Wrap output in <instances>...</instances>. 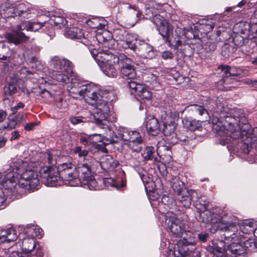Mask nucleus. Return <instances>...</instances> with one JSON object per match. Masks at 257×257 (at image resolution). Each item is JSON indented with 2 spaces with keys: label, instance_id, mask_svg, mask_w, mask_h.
Returning a JSON list of instances; mask_svg holds the SVG:
<instances>
[{
  "label": "nucleus",
  "instance_id": "0e129e2a",
  "mask_svg": "<svg viewBox=\"0 0 257 257\" xmlns=\"http://www.w3.org/2000/svg\"><path fill=\"white\" fill-rule=\"evenodd\" d=\"M44 251L43 249L40 247H38L37 249L36 252L33 254H31L29 256L30 257H43L44 255Z\"/></svg>",
  "mask_w": 257,
  "mask_h": 257
},
{
  "label": "nucleus",
  "instance_id": "e433bc0d",
  "mask_svg": "<svg viewBox=\"0 0 257 257\" xmlns=\"http://www.w3.org/2000/svg\"><path fill=\"white\" fill-rule=\"evenodd\" d=\"M27 63L32 68H34L36 70H40L42 68V65L40 61L36 56L29 57L26 60Z\"/></svg>",
  "mask_w": 257,
  "mask_h": 257
},
{
  "label": "nucleus",
  "instance_id": "1a4fd4ad",
  "mask_svg": "<svg viewBox=\"0 0 257 257\" xmlns=\"http://www.w3.org/2000/svg\"><path fill=\"white\" fill-rule=\"evenodd\" d=\"M39 173L41 179L47 186H57L59 180L58 166H44L42 167Z\"/></svg>",
  "mask_w": 257,
  "mask_h": 257
},
{
  "label": "nucleus",
  "instance_id": "a18cd8bd",
  "mask_svg": "<svg viewBox=\"0 0 257 257\" xmlns=\"http://www.w3.org/2000/svg\"><path fill=\"white\" fill-rule=\"evenodd\" d=\"M245 250L247 249L251 251H257V241L254 239H248L243 242Z\"/></svg>",
  "mask_w": 257,
  "mask_h": 257
},
{
  "label": "nucleus",
  "instance_id": "bb28decb",
  "mask_svg": "<svg viewBox=\"0 0 257 257\" xmlns=\"http://www.w3.org/2000/svg\"><path fill=\"white\" fill-rule=\"evenodd\" d=\"M64 35L68 38L78 40L83 36V30L77 27L66 28Z\"/></svg>",
  "mask_w": 257,
  "mask_h": 257
},
{
  "label": "nucleus",
  "instance_id": "3c124183",
  "mask_svg": "<svg viewBox=\"0 0 257 257\" xmlns=\"http://www.w3.org/2000/svg\"><path fill=\"white\" fill-rule=\"evenodd\" d=\"M50 20L57 26L59 25L65 26L67 24V21L61 16H54L50 18Z\"/></svg>",
  "mask_w": 257,
  "mask_h": 257
},
{
  "label": "nucleus",
  "instance_id": "9b49d317",
  "mask_svg": "<svg viewBox=\"0 0 257 257\" xmlns=\"http://www.w3.org/2000/svg\"><path fill=\"white\" fill-rule=\"evenodd\" d=\"M95 107L96 110L93 113L94 122L98 125H105L107 118L110 115L108 102L103 100V104Z\"/></svg>",
  "mask_w": 257,
  "mask_h": 257
},
{
  "label": "nucleus",
  "instance_id": "2f4dec72",
  "mask_svg": "<svg viewBox=\"0 0 257 257\" xmlns=\"http://www.w3.org/2000/svg\"><path fill=\"white\" fill-rule=\"evenodd\" d=\"M116 173V178L113 179V187L121 190L126 185L125 175L123 171H118Z\"/></svg>",
  "mask_w": 257,
  "mask_h": 257
},
{
  "label": "nucleus",
  "instance_id": "aec40b11",
  "mask_svg": "<svg viewBox=\"0 0 257 257\" xmlns=\"http://www.w3.org/2000/svg\"><path fill=\"white\" fill-rule=\"evenodd\" d=\"M145 125L148 132L152 136H157L160 131L159 121L154 116L149 115L146 117Z\"/></svg>",
  "mask_w": 257,
  "mask_h": 257
},
{
  "label": "nucleus",
  "instance_id": "4468645a",
  "mask_svg": "<svg viewBox=\"0 0 257 257\" xmlns=\"http://www.w3.org/2000/svg\"><path fill=\"white\" fill-rule=\"evenodd\" d=\"M187 193L194 198L193 205L197 209V211L204 210L208 207L209 201L200 192L191 189L187 191Z\"/></svg>",
  "mask_w": 257,
  "mask_h": 257
},
{
  "label": "nucleus",
  "instance_id": "412c9836",
  "mask_svg": "<svg viewBox=\"0 0 257 257\" xmlns=\"http://www.w3.org/2000/svg\"><path fill=\"white\" fill-rule=\"evenodd\" d=\"M224 244L222 240H216L212 246L209 247L208 250L216 257H229V255L226 253Z\"/></svg>",
  "mask_w": 257,
  "mask_h": 257
},
{
  "label": "nucleus",
  "instance_id": "a211bd4d",
  "mask_svg": "<svg viewBox=\"0 0 257 257\" xmlns=\"http://www.w3.org/2000/svg\"><path fill=\"white\" fill-rule=\"evenodd\" d=\"M231 243L228 244L225 249L227 254L231 256H237L245 253V249L242 244L241 241H232Z\"/></svg>",
  "mask_w": 257,
  "mask_h": 257
},
{
  "label": "nucleus",
  "instance_id": "a878e982",
  "mask_svg": "<svg viewBox=\"0 0 257 257\" xmlns=\"http://www.w3.org/2000/svg\"><path fill=\"white\" fill-rule=\"evenodd\" d=\"M102 96L96 92L94 88L90 89L86 96V100L87 102L92 106H99L100 104H103V101L101 102Z\"/></svg>",
  "mask_w": 257,
  "mask_h": 257
},
{
  "label": "nucleus",
  "instance_id": "69168bd1",
  "mask_svg": "<svg viewBox=\"0 0 257 257\" xmlns=\"http://www.w3.org/2000/svg\"><path fill=\"white\" fill-rule=\"evenodd\" d=\"M38 124H39V122H37L27 123L25 125L24 129L27 131H32L36 126L38 125Z\"/></svg>",
  "mask_w": 257,
  "mask_h": 257
},
{
  "label": "nucleus",
  "instance_id": "20e7f679",
  "mask_svg": "<svg viewBox=\"0 0 257 257\" xmlns=\"http://www.w3.org/2000/svg\"><path fill=\"white\" fill-rule=\"evenodd\" d=\"M16 174L13 171L4 176L0 175V185L4 188V190H0V193L10 199L16 198L19 194V176H16Z\"/></svg>",
  "mask_w": 257,
  "mask_h": 257
},
{
  "label": "nucleus",
  "instance_id": "de8ad7c7",
  "mask_svg": "<svg viewBox=\"0 0 257 257\" xmlns=\"http://www.w3.org/2000/svg\"><path fill=\"white\" fill-rule=\"evenodd\" d=\"M128 61L125 55L123 54L113 55V63L117 64L119 66V68L121 67L124 63Z\"/></svg>",
  "mask_w": 257,
  "mask_h": 257
},
{
  "label": "nucleus",
  "instance_id": "0eeeda50",
  "mask_svg": "<svg viewBox=\"0 0 257 257\" xmlns=\"http://www.w3.org/2000/svg\"><path fill=\"white\" fill-rule=\"evenodd\" d=\"M198 214L196 217L199 221L211 224L210 230L212 233H215L217 230L220 231L218 227L219 223L226 221L227 218H222L220 219L218 214L212 213L208 208L204 210L198 211Z\"/></svg>",
  "mask_w": 257,
  "mask_h": 257
},
{
  "label": "nucleus",
  "instance_id": "f03ea898",
  "mask_svg": "<svg viewBox=\"0 0 257 257\" xmlns=\"http://www.w3.org/2000/svg\"><path fill=\"white\" fill-rule=\"evenodd\" d=\"M46 22L39 21H26L23 23L18 25L17 29H13L11 32L4 34L6 42L16 46L25 43L28 41L30 37L26 35L23 31L37 32L44 26Z\"/></svg>",
  "mask_w": 257,
  "mask_h": 257
},
{
  "label": "nucleus",
  "instance_id": "338daca9",
  "mask_svg": "<svg viewBox=\"0 0 257 257\" xmlns=\"http://www.w3.org/2000/svg\"><path fill=\"white\" fill-rule=\"evenodd\" d=\"M162 57L165 60L172 59L173 58V54L171 51H166L163 53Z\"/></svg>",
  "mask_w": 257,
  "mask_h": 257
},
{
  "label": "nucleus",
  "instance_id": "4c0bfd02",
  "mask_svg": "<svg viewBox=\"0 0 257 257\" xmlns=\"http://www.w3.org/2000/svg\"><path fill=\"white\" fill-rule=\"evenodd\" d=\"M233 42L237 47L243 46L245 43H247L249 40L247 38L246 35L245 37L241 36L240 34H235L233 36Z\"/></svg>",
  "mask_w": 257,
  "mask_h": 257
},
{
  "label": "nucleus",
  "instance_id": "680f3d73",
  "mask_svg": "<svg viewBox=\"0 0 257 257\" xmlns=\"http://www.w3.org/2000/svg\"><path fill=\"white\" fill-rule=\"evenodd\" d=\"M45 156L47 157V161L49 164L52 165V166H55L56 164V160L53 158V154L50 152H46L45 153Z\"/></svg>",
  "mask_w": 257,
  "mask_h": 257
},
{
  "label": "nucleus",
  "instance_id": "423d86ee",
  "mask_svg": "<svg viewBox=\"0 0 257 257\" xmlns=\"http://www.w3.org/2000/svg\"><path fill=\"white\" fill-rule=\"evenodd\" d=\"M19 176V187L31 192L38 189L40 181L38 174L32 170H26Z\"/></svg>",
  "mask_w": 257,
  "mask_h": 257
},
{
  "label": "nucleus",
  "instance_id": "4be33fe9",
  "mask_svg": "<svg viewBox=\"0 0 257 257\" xmlns=\"http://www.w3.org/2000/svg\"><path fill=\"white\" fill-rule=\"evenodd\" d=\"M157 29L162 37L166 39V41L170 42V38L173 36V27L166 21H164L160 23Z\"/></svg>",
  "mask_w": 257,
  "mask_h": 257
},
{
  "label": "nucleus",
  "instance_id": "ddd939ff",
  "mask_svg": "<svg viewBox=\"0 0 257 257\" xmlns=\"http://www.w3.org/2000/svg\"><path fill=\"white\" fill-rule=\"evenodd\" d=\"M196 249V246L192 240H188L185 237L178 241L175 251H178L182 256L191 255Z\"/></svg>",
  "mask_w": 257,
  "mask_h": 257
},
{
  "label": "nucleus",
  "instance_id": "c756f323",
  "mask_svg": "<svg viewBox=\"0 0 257 257\" xmlns=\"http://www.w3.org/2000/svg\"><path fill=\"white\" fill-rule=\"evenodd\" d=\"M120 72L122 77H126L129 79L135 80L137 78V73L134 67L126 62L121 67Z\"/></svg>",
  "mask_w": 257,
  "mask_h": 257
},
{
  "label": "nucleus",
  "instance_id": "5701e85b",
  "mask_svg": "<svg viewBox=\"0 0 257 257\" xmlns=\"http://www.w3.org/2000/svg\"><path fill=\"white\" fill-rule=\"evenodd\" d=\"M21 244H20V246L22 248V252H24L26 257H29L32 254V252H34V248L36 247L35 240L33 238H24Z\"/></svg>",
  "mask_w": 257,
  "mask_h": 257
},
{
  "label": "nucleus",
  "instance_id": "39448f33",
  "mask_svg": "<svg viewBox=\"0 0 257 257\" xmlns=\"http://www.w3.org/2000/svg\"><path fill=\"white\" fill-rule=\"evenodd\" d=\"M103 48L102 51V56H101V69L104 74L108 77H112V35L109 37L108 39L103 37Z\"/></svg>",
  "mask_w": 257,
  "mask_h": 257
},
{
  "label": "nucleus",
  "instance_id": "393cba45",
  "mask_svg": "<svg viewBox=\"0 0 257 257\" xmlns=\"http://www.w3.org/2000/svg\"><path fill=\"white\" fill-rule=\"evenodd\" d=\"M226 110H227L224 109L223 107V110H220L219 117L213 116L212 117V123L213 124V129L217 131L222 130V127L225 125V123H224V121L226 122V120H227Z\"/></svg>",
  "mask_w": 257,
  "mask_h": 257
},
{
  "label": "nucleus",
  "instance_id": "13d9d810",
  "mask_svg": "<svg viewBox=\"0 0 257 257\" xmlns=\"http://www.w3.org/2000/svg\"><path fill=\"white\" fill-rule=\"evenodd\" d=\"M251 142L249 144L248 143L241 141L240 142V147L242 152L244 154H248L250 152Z\"/></svg>",
  "mask_w": 257,
  "mask_h": 257
},
{
  "label": "nucleus",
  "instance_id": "dca6fc26",
  "mask_svg": "<svg viewBox=\"0 0 257 257\" xmlns=\"http://www.w3.org/2000/svg\"><path fill=\"white\" fill-rule=\"evenodd\" d=\"M218 69L220 70L222 72V78L220 81L221 83L228 84L231 81L232 82V78H230V76H234L239 74V72L236 68L234 67H231L228 65H221L218 67Z\"/></svg>",
  "mask_w": 257,
  "mask_h": 257
},
{
  "label": "nucleus",
  "instance_id": "c9c22d12",
  "mask_svg": "<svg viewBox=\"0 0 257 257\" xmlns=\"http://www.w3.org/2000/svg\"><path fill=\"white\" fill-rule=\"evenodd\" d=\"M185 110L192 112L194 115L197 114L202 115L205 113H207V110L203 106L196 104L188 106Z\"/></svg>",
  "mask_w": 257,
  "mask_h": 257
},
{
  "label": "nucleus",
  "instance_id": "ea45409f",
  "mask_svg": "<svg viewBox=\"0 0 257 257\" xmlns=\"http://www.w3.org/2000/svg\"><path fill=\"white\" fill-rule=\"evenodd\" d=\"M101 168L107 172H112V157L109 156L101 162Z\"/></svg>",
  "mask_w": 257,
  "mask_h": 257
},
{
  "label": "nucleus",
  "instance_id": "8fccbe9b",
  "mask_svg": "<svg viewBox=\"0 0 257 257\" xmlns=\"http://www.w3.org/2000/svg\"><path fill=\"white\" fill-rule=\"evenodd\" d=\"M52 64L53 66V68L55 69V72L64 71L63 59H54L52 61Z\"/></svg>",
  "mask_w": 257,
  "mask_h": 257
},
{
  "label": "nucleus",
  "instance_id": "6ab92c4d",
  "mask_svg": "<svg viewBox=\"0 0 257 257\" xmlns=\"http://www.w3.org/2000/svg\"><path fill=\"white\" fill-rule=\"evenodd\" d=\"M176 128V123L174 121H171L169 123L165 122L164 124L163 134L166 137V140L172 144L177 143L176 134L175 132Z\"/></svg>",
  "mask_w": 257,
  "mask_h": 257
},
{
  "label": "nucleus",
  "instance_id": "37998d69",
  "mask_svg": "<svg viewBox=\"0 0 257 257\" xmlns=\"http://www.w3.org/2000/svg\"><path fill=\"white\" fill-rule=\"evenodd\" d=\"M236 51V48L228 44H224L222 48L221 54L225 58H227Z\"/></svg>",
  "mask_w": 257,
  "mask_h": 257
},
{
  "label": "nucleus",
  "instance_id": "a19ab883",
  "mask_svg": "<svg viewBox=\"0 0 257 257\" xmlns=\"http://www.w3.org/2000/svg\"><path fill=\"white\" fill-rule=\"evenodd\" d=\"M143 84L137 83L134 80L130 79V81L127 82L126 86L127 87L131 89V93H137L138 91H140L141 89H142Z\"/></svg>",
  "mask_w": 257,
  "mask_h": 257
},
{
  "label": "nucleus",
  "instance_id": "49530a36",
  "mask_svg": "<svg viewBox=\"0 0 257 257\" xmlns=\"http://www.w3.org/2000/svg\"><path fill=\"white\" fill-rule=\"evenodd\" d=\"M53 79L60 82L67 83L69 78L63 71L55 72L53 75Z\"/></svg>",
  "mask_w": 257,
  "mask_h": 257
},
{
  "label": "nucleus",
  "instance_id": "09e8293b",
  "mask_svg": "<svg viewBox=\"0 0 257 257\" xmlns=\"http://www.w3.org/2000/svg\"><path fill=\"white\" fill-rule=\"evenodd\" d=\"M15 7H6L4 9V15L6 18H17Z\"/></svg>",
  "mask_w": 257,
  "mask_h": 257
},
{
  "label": "nucleus",
  "instance_id": "72a5a7b5",
  "mask_svg": "<svg viewBox=\"0 0 257 257\" xmlns=\"http://www.w3.org/2000/svg\"><path fill=\"white\" fill-rule=\"evenodd\" d=\"M144 159L146 161L152 160L155 162L160 161L158 157V154L156 153L155 148L152 146L147 147L145 149Z\"/></svg>",
  "mask_w": 257,
  "mask_h": 257
},
{
  "label": "nucleus",
  "instance_id": "774afa93",
  "mask_svg": "<svg viewBox=\"0 0 257 257\" xmlns=\"http://www.w3.org/2000/svg\"><path fill=\"white\" fill-rule=\"evenodd\" d=\"M7 257H26L24 252L18 251H12L9 255L7 254Z\"/></svg>",
  "mask_w": 257,
  "mask_h": 257
},
{
  "label": "nucleus",
  "instance_id": "e2e57ef3",
  "mask_svg": "<svg viewBox=\"0 0 257 257\" xmlns=\"http://www.w3.org/2000/svg\"><path fill=\"white\" fill-rule=\"evenodd\" d=\"M105 188L112 187V178L111 177L105 178L102 180Z\"/></svg>",
  "mask_w": 257,
  "mask_h": 257
},
{
  "label": "nucleus",
  "instance_id": "f8f14e48",
  "mask_svg": "<svg viewBox=\"0 0 257 257\" xmlns=\"http://www.w3.org/2000/svg\"><path fill=\"white\" fill-rule=\"evenodd\" d=\"M224 109L227 110V120H226V122L229 125H236L240 127V124L242 123L246 125L247 128L248 127V124H246L247 120L245 117V114L242 112L241 109L234 108L230 110L229 108L225 107H224Z\"/></svg>",
  "mask_w": 257,
  "mask_h": 257
},
{
  "label": "nucleus",
  "instance_id": "7ed1b4c3",
  "mask_svg": "<svg viewBox=\"0 0 257 257\" xmlns=\"http://www.w3.org/2000/svg\"><path fill=\"white\" fill-rule=\"evenodd\" d=\"M123 140L128 142V147L133 152H140L144 145V140L136 131H130L121 126H115L113 131V143Z\"/></svg>",
  "mask_w": 257,
  "mask_h": 257
},
{
  "label": "nucleus",
  "instance_id": "cd10ccee",
  "mask_svg": "<svg viewBox=\"0 0 257 257\" xmlns=\"http://www.w3.org/2000/svg\"><path fill=\"white\" fill-rule=\"evenodd\" d=\"M170 184L174 192L177 195H181V193L186 190L184 183L178 176H173L170 181Z\"/></svg>",
  "mask_w": 257,
  "mask_h": 257
},
{
  "label": "nucleus",
  "instance_id": "9d476101",
  "mask_svg": "<svg viewBox=\"0 0 257 257\" xmlns=\"http://www.w3.org/2000/svg\"><path fill=\"white\" fill-rule=\"evenodd\" d=\"M90 161L88 163H83L82 168L81 169V175L80 182L84 185H87L88 187L92 189H96V184L97 182L91 174V163L95 161L93 158L90 159Z\"/></svg>",
  "mask_w": 257,
  "mask_h": 257
},
{
  "label": "nucleus",
  "instance_id": "c03bdc74",
  "mask_svg": "<svg viewBox=\"0 0 257 257\" xmlns=\"http://www.w3.org/2000/svg\"><path fill=\"white\" fill-rule=\"evenodd\" d=\"M137 95L141 100H149L152 97L151 92L144 85H142V89L138 91Z\"/></svg>",
  "mask_w": 257,
  "mask_h": 257
},
{
  "label": "nucleus",
  "instance_id": "7c9ffc66",
  "mask_svg": "<svg viewBox=\"0 0 257 257\" xmlns=\"http://www.w3.org/2000/svg\"><path fill=\"white\" fill-rule=\"evenodd\" d=\"M18 19L23 21V19H29L31 14V10L24 3L20 4L15 7Z\"/></svg>",
  "mask_w": 257,
  "mask_h": 257
},
{
  "label": "nucleus",
  "instance_id": "f3484780",
  "mask_svg": "<svg viewBox=\"0 0 257 257\" xmlns=\"http://www.w3.org/2000/svg\"><path fill=\"white\" fill-rule=\"evenodd\" d=\"M137 51V54L143 58L152 59L156 55L153 47L144 41L138 46Z\"/></svg>",
  "mask_w": 257,
  "mask_h": 257
},
{
  "label": "nucleus",
  "instance_id": "f704fd0d",
  "mask_svg": "<svg viewBox=\"0 0 257 257\" xmlns=\"http://www.w3.org/2000/svg\"><path fill=\"white\" fill-rule=\"evenodd\" d=\"M189 190H187L186 191L181 193V195H178L177 197L179 202L185 208H189L191 204V201L194 200V198L187 193V191Z\"/></svg>",
  "mask_w": 257,
  "mask_h": 257
},
{
  "label": "nucleus",
  "instance_id": "58836bf2",
  "mask_svg": "<svg viewBox=\"0 0 257 257\" xmlns=\"http://www.w3.org/2000/svg\"><path fill=\"white\" fill-rule=\"evenodd\" d=\"M117 44V47L118 49H120L121 48L126 49L130 48L131 49L134 50L135 51H137V47L136 45L131 42L125 41L123 40H114Z\"/></svg>",
  "mask_w": 257,
  "mask_h": 257
},
{
  "label": "nucleus",
  "instance_id": "6e6d98bb",
  "mask_svg": "<svg viewBox=\"0 0 257 257\" xmlns=\"http://www.w3.org/2000/svg\"><path fill=\"white\" fill-rule=\"evenodd\" d=\"M162 202L165 205L170 206L171 207L175 206V202L170 198L168 196L164 195L162 198Z\"/></svg>",
  "mask_w": 257,
  "mask_h": 257
},
{
  "label": "nucleus",
  "instance_id": "c85d7f7f",
  "mask_svg": "<svg viewBox=\"0 0 257 257\" xmlns=\"http://www.w3.org/2000/svg\"><path fill=\"white\" fill-rule=\"evenodd\" d=\"M17 237L16 230L13 228H10L2 231L0 235V241L2 242L14 241Z\"/></svg>",
  "mask_w": 257,
  "mask_h": 257
},
{
  "label": "nucleus",
  "instance_id": "79ce46f5",
  "mask_svg": "<svg viewBox=\"0 0 257 257\" xmlns=\"http://www.w3.org/2000/svg\"><path fill=\"white\" fill-rule=\"evenodd\" d=\"M72 85L73 87H77L79 89L76 93L78 92L80 96L84 97H86L87 93H88V91H90V89L92 88L89 85L81 86L79 85V84L76 83H73Z\"/></svg>",
  "mask_w": 257,
  "mask_h": 257
},
{
  "label": "nucleus",
  "instance_id": "864d4df0",
  "mask_svg": "<svg viewBox=\"0 0 257 257\" xmlns=\"http://www.w3.org/2000/svg\"><path fill=\"white\" fill-rule=\"evenodd\" d=\"M92 39V41L88 39L87 38L85 37L84 36V34H83V36L81 38V39H80L79 40H81V42L85 45L86 46L88 47V49L90 47H93V42H95L96 40H95V38L94 37H92L91 38Z\"/></svg>",
  "mask_w": 257,
  "mask_h": 257
},
{
  "label": "nucleus",
  "instance_id": "5fc2aeb1",
  "mask_svg": "<svg viewBox=\"0 0 257 257\" xmlns=\"http://www.w3.org/2000/svg\"><path fill=\"white\" fill-rule=\"evenodd\" d=\"M10 117L11 115L8 117V119L10 120L9 123H8L7 125H4L3 129L9 128V130H12L19 123L15 117L12 118H10Z\"/></svg>",
  "mask_w": 257,
  "mask_h": 257
},
{
  "label": "nucleus",
  "instance_id": "052dcab7",
  "mask_svg": "<svg viewBox=\"0 0 257 257\" xmlns=\"http://www.w3.org/2000/svg\"><path fill=\"white\" fill-rule=\"evenodd\" d=\"M216 48V44L211 41L208 42L204 46V49L207 52L214 51Z\"/></svg>",
  "mask_w": 257,
  "mask_h": 257
},
{
  "label": "nucleus",
  "instance_id": "bf43d9fd",
  "mask_svg": "<svg viewBox=\"0 0 257 257\" xmlns=\"http://www.w3.org/2000/svg\"><path fill=\"white\" fill-rule=\"evenodd\" d=\"M64 71L69 72L72 71L73 64L72 63L66 59H63Z\"/></svg>",
  "mask_w": 257,
  "mask_h": 257
},
{
  "label": "nucleus",
  "instance_id": "f257e3e1",
  "mask_svg": "<svg viewBox=\"0 0 257 257\" xmlns=\"http://www.w3.org/2000/svg\"><path fill=\"white\" fill-rule=\"evenodd\" d=\"M256 222L246 220L241 224L236 217L231 215L226 218V221L219 223L222 235L226 241H242L245 238L244 234L253 232L256 227Z\"/></svg>",
  "mask_w": 257,
  "mask_h": 257
},
{
  "label": "nucleus",
  "instance_id": "603ef678",
  "mask_svg": "<svg viewBox=\"0 0 257 257\" xmlns=\"http://www.w3.org/2000/svg\"><path fill=\"white\" fill-rule=\"evenodd\" d=\"M69 120L71 123L76 125L81 122H85L86 121V118L81 116H72L70 117Z\"/></svg>",
  "mask_w": 257,
  "mask_h": 257
},
{
  "label": "nucleus",
  "instance_id": "6e6552de",
  "mask_svg": "<svg viewBox=\"0 0 257 257\" xmlns=\"http://www.w3.org/2000/svg\"><path fill=\"white\" fill-rule=\"evenodd\" d=\"M77 169L72 163H63L58 165V172L59 174V180L62 179L66 181H71L78 179L80 181L81 169Z\"/></svg>",
  "mask_w": 257,
  "mask_h": 257
},
{
  "label": "nucleus",
  "instance_id": "473e14b6",
  "mask_svg": "<svg viewBox=\"0 0 257 257\" xmlns=\"http://www.w3.org/2000/svg\"><path fill=\"white\" fill-rule=\"evenodd\" d=\"M184 125L191 131H194L201 126V122L189 117H185L182 120Z\"/></svg>",
  "mask_w": 257,
  "mask_h": 257
},
{
  "label": "nucleus",
  "instance_id": "2eb2a0df",
  "mask_svg": "<svg viewBox=\"0 0 257 257\" xmlns=\"http://www.w3.org/2000/svg\"><path fill=\"white\" fill-rule=\"evenodd\" d=\"M167 227L176 237H181L185 232L184 224L180 219L170 217L166 220Z\"/></svg>",
  "mask_w": 257,
  "mask_h": 257
},
{
  "label": "nucleus",
  "instance_id": "4d7b16f0",
  "mask_svg": "<svg viewBox=\"0 0 257 257\" xmlns=\"http://www.w3.org/2000/svg\"><path fill=\"white\" fill-rule=\"evenodd\" d=\"M74 153L75 154H78V156L79 157H86L88 154V151L86 150H82L81 147L78 146L76 147L74 149Z\"/></svg>",
  "mask_w": 257,
  "mask_h": 257
},
{
  "label": "nucleus",
  "instance_id": "b1692460",
  "mask_svg": "<svg viewBox=\"0 0 257 257\" xmlns=\"http://www.w3.org/2000/svg\"><path fill=\"white\" fill-rule=\"evenodd\" d=\"M18 81L16 78H11L10 82L5 85L4 87L3 100L9 99V96H12L17 93Z\"/></svg>",
  "mask_w": 257,
  "mask_h": 257
}]
</instances>
